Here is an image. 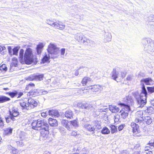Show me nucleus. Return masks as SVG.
Returning a JSON list of instances; mask_svg holds the SVG:
<instances>
[{
	"label": "nucleus",
	"mask_w": 154,
	"mask_h": 154,
	"mask_svg": "<svg viewBox=\"0 0 154 154\" xmlns=\"http://www.w3.org/2000/svg\"><path fill=\"white\" fill-rule=\"evenodd\" d=\"M131 126L132 128L133 132L134 133L137 134L140 132L139 126L137 124H136L135 123L132 122L131 123Z\"/></svg>",
	"instance_id": "18"
},
{
	"label": "nucleus",
	"mask_w": 154,
	"mask_h": 154,
	"mask_svg": "<svg viewBox=\"0 0 154 154\" xmlns=\"http://www.w3.org/2000/svg\"><path fill=\"white\" fill-rule=\"evenodd\" d=\"M101 133L103 134H108L110 133V131L107 128L104 127L102 130Z\"/></svg>",
	"instance_id": "30"
},
{
	"label": "nucleus",
	"mask_w": 154,
	"mask_h": 154,
	"mask_svg": "<svg viewBox=\"0 0 154 154\" xmlns=\"http://www.w3.org/2000/svg\"><path fill=\"white\" fill-rule=\"evenodd\" d=\"M147 95V93L145 88V85L143 84L141 97L137 101L138 107L142 108L146 104Z\"/></svg>",
	"instance_id": "4"
},
{
	"label": "nucleus",
	"mask_w": 154,
	"mask_h": 154,
	"mask_svg": "<svg viewBox=\"0 0 154 154\" xmlns=\"http://www.w3.org/2000/svg\"><path fill=\"white\" fill-rule=\"evenodd\" d=\"M6 122L8 123H9L11 122H14L15 120L10 115L8 117L5 118Z\"/></svg>",
	"instance_id": "32"
},
{
	"label": "nucleus",
	"mask_w": 154,
	"mask_h": 154,
	"mask_svg": "<svg viewBox=\"0 0 154 154\" xmlns=\"http://www.w3.org/2000/svg\"><path fill=\"white\" fill-rule=\"evenodd\" d=\"M19 104L20 106V109L23 112H26L27 110H29V106L28 102L24 101L23 100H20L19 102Z\"/></svg>",
	"instance_id": "11"
},
{
	"label": "nucleus",
	"mask_w": 154,
	"mask_h": 154,
	"mask_svg": "<svg viewBox=\"0 0 154 154\" xmlns=\"http://www.w3.org/2000/svg\"><path fill=\"white\" fill-rule=\"evenodd\" d=\"M68 123V121L66 120L63 119L61 121L62 125L65 127L68 130L70 131L72 128V127L70 126Z\"/></svg>",
	"instance_id": "21"
},
{
	"label": "nucleus",
	"mask_w": 154,
	"mask_h": 154,
	"mask_svg": "<svg viewBox=\"0 0 154 154\" xmlns=\"http://www.w3.org/2000/svg\"><path fill=\"white\" fill-rule=\"evenodd\" d=\"M19 49L18 47H15L13 49V55H17L18 50Z\"/></svg>",
	"instance_id": "37"
},
{
	"label": "nucleus",
	"mask_w": 154,
	"mask_h": 154,
	"mask_svg": "<svg viewBox=\"0 0 154 154\" xmlns=\"http://www.w3.org/2000/svg\"><path fill=\"white\" fill-rule=\"evenodd\" d=\"M0 69L3 70L4 71H6L7 70V68L6 67L5 64H3L0 67Z\"/></svg>",
	"instance_id": "48"
},
{
	"label": "nucleus",
	"mask_w": 154,
	"mask_h": 154,
	"mask_svg": "<svg viewBox=\"0 0 154 154\" xmlns=\"http://www.w3.org/2000/svg\"><path fill=\"white\" fill-rule=\"evenodd\" d=\"M92 80L89 77H85L84 78L82 81V83L83 86L85 85L87 83L91 82Z\"/></svg>",
	"instance_id": "24"
},
{
	"label": "nucleus",
	"mask_w": 154,
	"mask_h": 154,
	"mask_svg": "<svg viewBox=\"0 0 154 154\" xmlns=\"http://www.w3.org/2000/svg\"><path fill=\"white\" fill-rule=\"evenodd\" d=\"M148 145L147 146L145 147L144 148V150L145 151L149 150L150 148V147L148 145Z\"/></svg>",
	"instance_id": "60"
},
{
	"label": "nucleus",
	"mask_w": 154,
	"mask_h": 154,
	"mask_svg": "<svg viewBox=\"0 0 154 154\" xmlns=\"http://www.w3.org/2000/svg\"><path fill=\"white\" fill-rule=\"evenodd\" d=\"M48 125V124L45 123L43 120L40 119L33 120L32 123V128L36 130H42Z\"/></svg>",
	"instance_id": "5"
},
{
	"label": "nucleus",
	"mask_w": 154,
	"mask_h": 154,
	"mask_svg": "<svg viewBox=\"0 0 154 154\" xmlns=\"http://www.w3.org/2000/svg\"><path fill=\"white\" fill-rule=\"evenodd\" d=\"M77 135V131H73L72 132L71 135L72 136H76Z\"/></svg>",
	"instance_id": "59"
},
{
	"label": "nucleus",
	"mask_w": 154,
	"mask_h": 154,
	"mask_svg": "<svg viewBox=\"0 0 154 154\" xmlns=\"http://www.w3.org/2000/svg\"><path fill=\"white\" fill-rule=\"evenodd\" d=\"M70 124H71L73 127H77L78 126V122L76 120L70 121Z\"/></svg>",
	"instance_id": "35"
},
{
	"label": "nucleus",
	"mask_w": 154,
	"mask_h": 154,
	"mask_svg": "<svg viewBox=\"0 0 154 154\" xmlns=\"http://www.w3.org/2000/svg\"><path fill=\"white\" fill-rule=\"evenodd\" d=\"M60 131L62 134H64L66 133L65 129L63 128H60Z\"/></svg>",
	"instance_id": "51"
},
{
	"label": "nucleus",
	"mask_w": 154,
	"mask_h": 154,
	"mask_svg": "<svg viewBox=\"0 0 154 154\" xmlns=\"http://www.w3.org/2000/svg\"><path fill=\"white\" fill-rule=\"evenodd\" d=\"M49 126L46 127L45 128L42 129L41 132V135L42 137L44 138L45 139L47 137L48 135L49 134Z\"/></svg>",
	"instance_id": "17"
},
{
	"label": "nucleus",
	"mask_w": 154,
	"mask_h": 154,
	"mask_svg": "<svg viewBox=\"0 0 154 154\" xmlns=\"http://www.w3.org/2000/svg\"><path fill=\"white\" fill-rule=\"evenodd\" d=\"M147 88L148 92L151 93L154 92V86L152 87H148Z\"/></svg>",
	"instance_id": "42"
},
{
	"label": "nucleus",
	"mask_w": 154,
	"mask_h": 154,
	"mask_svg": "<svg viewBox=\"0 0 154 154\" xmlns=\"http://www.w3.org/2000/svg\"><path fill=\"white\" fill-rule=\"evenodd\" d=\"M24 60L25 63L27 64H31L33 61L32 51L31 48H29L26 50L24 55Z\"/></svg>",
	"instance_id": "7"
},
{
	"label": "nucleus",
	"mask_w": 154,
	"mask_h": 154,
	"mask_svg": "<svg viewBox=\"0 0 154 154\" xmlns=\"http://www.w3.org/2000/svg\"><path fill=\"white\" fill-rule=\"evenodd\" d=\"M48 112L49 115L52 116H54L55 117H58L59 116L58 111L56 110H49Z\"/></svg>",
	"instance_id": "22"
},
{
	"label": "nucleus",
	"mask_w": 154,
	"mask_h": 154,
	"mask_svg": "<svg viewBox=\"0 0 154 154\" xmlns=\"http://www.w3.org/2000/svg\"><path fill=\"white\" fill-rule=\"evenodd\" d=\"M23 50L22 49H21L20 50L19 52V58L20 59V60L23 59Z\"/></svg>",
	"instance_id": "40"
},
{
	"label": "nucleus",
	"mask_w": 154,
	"mask_h": 154,
	"mask_svg": "<svg viewBox=\"0 0 154 154\" xmlns=\"http://www.w3.org/2000/svg\"><path fill=\"white\" fill-rule=\"evenodd\" d=\"M126 109H127V110L125 111L122 109V110L120 111V112L121 113V116L122 117L125 119L127 118L128 115V112L129 110V106H127L126 107Z\"/></svg>",
	"instance_id": "19"
},
{
	"label": "nucleus",
	"mask_w": 154,
	"mask_h": 154,
	"mask_svg": "<svg viewBox=\"0 0 154 154\" xmlns=\"http://www.w3.org/2000/svg\"><path fill=\"white\" fill-rule=\"evenodd\" d=\"M84 128L89 131L91 132L92 134L94 133V131L100 129L101 128L100 125L97 121H94L91 124H86L84 125Z\"/></svg>",
	"instance_id": "6"
},
{
	"label": "nucleus",
	"mask_w": 154,
	"mask_h": 154,
	"mask_svg": "<svg viewBox=\"0 0 154 154\" xmlns=\"http://www.w3.org/2000/svg\"><path fill=\"white\" fill-rule=\"evenodd\" d=\"M18 152V150L16 149H13L12 151V153L13 154H17Z\"/></svg>",
	"instance_id": "53"
},
{
	"label": "nucleus",
	"mask_w": 154,
	"mask_h": 154,
	"mask_svg": "<svg viewBox=\"0 0 154 154\" xmlns=\"http://www.w3.org/2000/svg\"><path fill=\"white\" fill-rule=\"evenodd\" d=\"M43 74L35 75L30 76L29 78V80L30 81H40L43 79Z\"/></svg>",
	"instance_id": "12"
},
{
	"label": "nucleus",
	"mask_w": 154,
	"mask_h": 154,
	"mask_svg": "<svg viewBox=\"0 0 154 154\" xmlns=\"http://www.w3.org/2000/svg\"><path fill=\"white\" fill-rule=\"evenodd\" d=\"M34 85L33 83H30L27 85L26 87V90H28L29 87L31 86H34Z\"/></svg>",
	"instance_id": "58"
},
{
	"label": "nucleus",
	"mask_w": 154,
	"mask_h": 154,
	"mask_svg": "<svg viewBox=\"0 0 154 154\" xmlns=\"http://www.w3.org/2000/svg\"><path fill=\"white\" fill-rule=\"evenodd\" d=\"M85 89L86 90L91 89L93 92H99L102 91L103 88L102 86L99 85H96L85 87Z\"/></svg>",
	"instance_id": "9"
},
{
	"label": "nucleus",
	"mask_w": 154,
	"mask_h": 154,
	"mask_svg": "<svg viewBox=\"0 0 154 154\" xmlns=\"http://www.w3.org/2000/svg\"><path fill=\"white\" fill-rule=\"evenodd\" d=\"M8 50L9 54L11 56L13 55V52H12V48L11 46L8 47Z\"/></svg>",
	"instance_id": "49"
},
{
	"label": "nucleus",
	"mask_w": 154,
	"mask_h": 154,
	"mask_svg": "<svg viewBox=\"0 0 154 154\" xmlns=\"http://www.w3.org/2000/svg\"><path fill=\"white\" fill-rule=\"evenodd\" d=\"M143 112L141 111H137L136 112V117L135 120V122L140 124L143 123V121H144L147 125H149L151 124L152 121L150 117L146 116L143 119Z\"/></svg>",
	"instance_id": "2"
},
{
	"label": "nucleus",
	"mask_w": 154,
	"mask_h": 154,
	"mask_svg": "<svg viewBox=\"0 0 154 154\" xmlns=\"http://www.w3.org/2000/svg\"><path fill=\"white\" fill-rule=\"evenodd\" d=\"M126 75V72H121V75H120V77L122 79L125 77Z\"/></svg>",
	"instance_id": "50"
},
{
	"label": "nucleus",
	"mask_w": 154,
	"mask_h": 154,
	"mask_svg": "<svg viewBox=\"0 0 154 154\" xmlns=\"http://www.w3.org/2000/svg\"><path fill=\"white\" fill-rule=\"evenodd\" d=\"M83 35L82 33L81 32L77 33L75 35L74 38L76 41L79 42L82 41V40L83 39V42L84 43L85 42H87V43L89 42V40L87 39H85L84 37L83 38Z\"/></svg>",
	"instance_id": "10"
},
{
	"label": "nucleus",
	"mask_w": 154,
	"mask_h": 154,
	"mask_svg": "<svg viewBox=\"0 0 154 154\" xmlns=\"http://www.w3.org/2000/svg\"><path fill=\"white\" fill-rule=\"evenodd\" d=\"M146 154H152V152L151 151H149L146 152Z\"/></svg>",
	"instance_id": "64"
},
{
	"label": "nucleus",
	"mask_w": 154,
	"mask_h": 154,
	"mask_svg": "<svg viewBox=\"0 0 154 154\" xmlns=\"http://www.w3.org/2000/svg\"><path fill=\"white\" fill-rule=\"evenodd\" d=\"M11 65L15 67L17 66V60L16 58H13Z\"/></svg>",
	"instance_id": "38"
},
{
	"label": "nucleus",
	"mask_w": 154,
	"mask_h": 154,
	"mask_svg": "<svg viewBox=\"0 0 154 154\" xmlns=\"http://www.w3.org/2000/svg\"><path fill=\"white\" fill-rule=\"evenodd\" d=\"M6 49V48L4 46H0V52H2L3 51Z\"/></svg>",
	"instance_id": "56"
},
{
	"label": "nucleus",
	"mask_w": 154,
	"mask_h": 154,
	"mask_svg": "<svg viewBox=\"0 0 154 154\" xmlns=\"http://www.w3.org/2000/svg\"><path fill=\"white\" fill-rule=\"evenodd\" d=\"M145 51L154 56V41L149 38H143L141 41Z\"/></svg>",
	"instance_id": "1"
},
{
	"label": "nucleus",
	"mask_w": 154,
	"mask_h": 154,
	"mask_svg": "<svg viewBox=\"0 0 154 154\" xmlns=\"http://www.w3.org/2000/svg\"><path fill=\"white\" fill-rule=\"evenodd\" d=\"M141 93H140V94H139L137 92H135L133 94V96L136 99L137 101L138 99H140V97H141Z\"/></svg>",
	"instance_id": "33"
},
{
	"label": "nucleus",
	"mask_w": 154,
	"mask_h": 154,
	"mask_svg": "<svg viewBox=\"0 0 154 154\" xmlns=\"http://www.w3.org/2000/svg\"><path fill=\"white\" fill-rule=\"evenodd\" d=\"M111 75L112 79L116 81V79L120 77L119 73L118 71V69L116 68L113 69L111 72Z\"/></svg>",
	"instance_id": "15"
},
{
	"label": "nucleus",
	"mask_w": 154,
	"mask_h": 154,
	"mask_svg": "<svg viewBox=\"0 0 154 154\" xmlns=\"http://www.w3.org/2000/svg\"><path fill=\"white\" fill-rule=\"evenodd\" d=\"M10 115L15 120H17V117L19 115V113L17 110L12 109L9 111Z\"/></svg>",
	"instance_id": "14"
},
{
	"label": "nucleus",
	"mask_w": 154,
	"mask_h": 154,
	"mask_svg": "<svg viewBox=\"0 0 154 154\" xmlns=\"http://www.w3.org/2000/svg\"><path fill=\"white\" fill-rule=\"evenodd\" d=\"M77 106L80 108L85 109V103L83 104L81 103H79L77 104Z\"/></svg>",
	"instance_id": "43"
},
{
	"label": "nucleus",
	"mask_w": 154,
	"mask_h": 154,
	"mask_svg": "<svg viewBox=\"0 0 154 154\" xmlns=\"http://www.w3.org/2000/svg\"><path fill=\"white\" fill-rule=\"evenodd\" d=\"M64 115L65 117L68 119H72L74 115V114L72 113V111L70 110L66 111Z\"/></svg>",
	"instance_id": "20"
},
{
	"label": "nucleus",
	"mask_w": 154,
	"mask_h": 154,
	"mask_svg": "<svg viewBox=\"0 0 154 154\" xmlns=\"http://www.w3.org/2000/svg\"><path fill=\"white\" fill-rule=\"evenodd\" d=\"M46 23L52 26L61 30L64 29L65 27V25L61 21H59L54 22L52 20L48 19L47 20Z\"/></svg>",
	"instance_id": "8"
},
{
	"label": "nucleus",
	"mask_w": 154,
	"mask_h": 154,
	"mask_svg": "<svg viewBox=\"0 0 154 154\" xmlns=\"http://www.w3.org/2000/svg\"><path fill=\"white\" fill-rule=\"evenodd\" d=\"M51 55L50 54H46L42 60V62L44 63L47 62L49 60L50 58H51Z\"/></svg>",
	"instance_id": "29"
},
{
	"label": "nucleus",
	"mask_w": 154,
	"mask_h": 154,
	"mask_svg": "<svg viewBox=\"0 0 154 154\" xmlns=\"http://www.w3.org/2000/svg\"><path fill=\"white\" fill-rule=\"evenodd\" d=\"M107 108H103V109L98 108L97 109V110L100 112H106L107 111Z\"/></svg>",
	"instance_id": "47"
},
{
	"label": "nucleus",
	"mask_w": 154,
	"mask_h": 154,
	"mask_svg": "<svg viewBox=\"0 0 154 154\" xmlns=\"http://www.w3.org/2000/svg\"><path fill=\"white\" fill-rule=\"evenodd\" d=\"M10 99L4 96H0V103H3L9 101Z\"/></svg>",
	"instance_id": "28"
},
{
	"label": "nucleus",
	"mask_w": 154,
	"mask_h": 154,
	"mask_svg": "<svg viewBox=\"0 0 154 154\" xmlns=\"http://www.w3.org/2000/svg\"><path fill=\"white\" fill-rule=\"evenodd\" d=\"M106 40L108 42L110 41L111 40L112 36L110 33H108L107 35Z\"/></svg>",
	"instance_id": "45"
},
{
	"label": "nucleus",
	"mask_w": 154,
	"mask_h": 154,
	"mask_svg": "<svg viewBox=\"0 0 154 154\" xmlns=\"http://www.w3.org/2000/svg\"><path fill=\"white\" fill-rule=\"evenodd\" d=\"M65 52V49L63 48L61 49V54L62 57H64V55Z\"/></svg>",
	"instance_id": "46"
},
{
	"label": "nucleus",
	"mask_w": 154,
	"mask_h": 154,
	"mask_svg": "<svg viewBox=\"0 0 154 154\" xmlns=\"http://www.w3.org/2000/svg\"><path fill=\"white\" fill-rule=\"evenodd\" d=\"M4 126V123L2 119L0 118V128Z\"/></svg>",
	"instance_id": "57"
},
{
	"label": "nucleus",
	"mask_w": 154,
	"mask_h": 154,
	"mask_svg": "<svg viewBox=\"0 0 154 154\" xmlns=\"http://www.w3.org/2000/svg\"><path fill=\"white\" fill-rule=\"evenodd\" d=\"M147 145H148L154 147V140L153 141V142L151 141V142H149V144H147Z\"/></svg>",
	"instance_id": "55"
},
{
	"label": "nucleus",
	"mask_w": 154,
	"mask_h": 154,
	"mask_svg": "<svg viewBox=\"0 0 154 154\" xmlns=\"http://www.w3.org/2000/svg\"><path fill=\"white\" fill-rule=\"evenodd\" d=\"M140 82L142 85V88L143 87V84L144 85V83L146 85H152L153 84L152 83V80L150 78H146L142 79Z\"/></svg>",
	"instance_id": "13"
},
{
	"label": "nucleus",
	"mask_w": 154,
	"mask_h": 154,
	"mask_svg": "<svg viewBox=\"0 0 154 154\" xmlns=\"http://www.w3.org/2000/svg\"><path fill=\"white\" fill-rule=\"evenodd\" d=\"M49 123L51 126H57L58 125L57 122L56 120L50 118L49 119Z\"/></svg>",
	"instance_id": "23"
},
{
	"label": "nucleus",
	"mask_w": 154,
	"mask_h": 154,
	"mask_svg": "<svg viewBox=\"0 0 154 154\" xmlns=\"http://www.w3.org/2000/svg\"><path fill=\"white\" fill-rule=\"evenodd\" d=\"M41 116L45 118L47 116L45 112H42L41 113Z\"/></svg>",
	"instance_id": "61"
},
{
	"label": "nucleus",
	"mask_w": 154,
	"mask_h": 154,
	"mask_svg": "<svg viewBox=\"0 0 154 154\" xmlns=\"http://www.w3.org/2000/svg\"><path fill=\"white\" fill-rule=\"evenodd\" d=\"M109 109L112 112H117L119 110V107L115 106L109 105Z\"/></svg>",
	"instance_id": "25"
},
{
	"label": "nucleus",
	"mask_w": 154,
	"mask_h": 154,
	"mask_svg": "<svg viewBox=\"0 0 154 154\" xmlns=\"http://www.w3.org/2000/svg\"><path fill=\"white\" fill-rule=\"evenodd\" d=\"M110 127L111 128V132L112 134H113L117 131V129L115 125H111Z\"/></svg>",
	"instance_id": "36"
},
{
	"label": "nucleus",
	"mask_w": 154,
	"mask_h": 154,
	"mask_svg": "<svg viewBox=\"0 0 154 154\" xmlns=\"http://www.w3.org/2000/svg\"><path fill=\"white\" fill-rule=\"evenodd\" d=\"M12 129L10 128H7L5 130L4 133L6 134H11L12 133Z\"/></svg>",
	"instance_id": "39"
},
{
	"label": "nucleus",
	"mask_w": 154,
	"mask_h": 154,
	"mask_svg": "<svg viewBox=\"0 0 154 154\" xmlns=\"http://www.w3.org/2000/svg\"><path fill=\"white\" fill-rule=\"evenodd\" d=\"M38 94V92L37 90L36 89H34L30 91L27 94L28 97H30L32 95H37Z\"/></svg>",
	"instance_id": "27"
},
{
	"label": "nucleus",
	"mask_w": 154,
	"mask_h": 154,
	"mask_svg": "<svg viewBox=\"0 0 154 154\" xmlns=\"http://www.w3.org/2000/svg\"><path fill=\"white\" fill-rule=\"evenodd\" d=\"M146 111L149 114H152L154 112V109L152 106H149L147 107Z\"/></svg>",
	"instance_id": "31"
},
{
	"label": "nucleus",
	"mask_w": 154,
	"mask_h": 154,
	"mask_svg": "<svg viewBox=\"0 0 154 154\" xmlns=\"http://www.w3.org/2000/svg\"><path fill=\"white\" fill-rule=\"evenodd\" d=\"M125 126V125L124 124H122L120 125L118 127L119 130V131H121L123 129Z\"/></svg>",
	"instance_id": "52"
},
{
	"label": "nucleus",
	"mask_w": 154,
	"mask_h": 154,
	"mask_svg": "<svg viewBox=\"0 0 154 154\" xmlns=\"http://www.w3.org/2000/svg\"><path fill=\"white\" fill-rule=\"evenodd\" d=\"M23 95V93L22 92H20L18 94V98H19L21 97Z\"/></svg>",
	"instance_id": "63"
},
{
	"label": "nucleus",
	"mask_w": 154,
	"mask_h": 154,
	"mask_svg": "<svg viewBox=\"0 0 154 154\" xmlns=\"http://www.w3.org/2000/svg\"><path fill=\"white\" fill-rule=\"evenodd\" d=\"M115 116V119H114V121H115V122H116L117 121H118L119 120V118H117V116Z\"/></svg>",
	"instance_id": "62"
},
{
	"label": "nucleus",
	"mask_w": 154,
	"mask_h": 154,
	"mask_svg": "<svg viewBox=\"0 0 154 154\" xmlns=\"http://www.w3.org/2000/svg\"><path fill=\"white\" fill-rule=\"evenodd\" d=\"M47 50L49 54L51 55V58L54 59L58 57L59 55V48L55 44L50 43Z\"/></svg>",
	"instance_id": "3"
},
{
	"label": "nucleus",
	"mask_w": 154,
	"mask_h": 154,
	"mask_svg": "<svg viewBox=\"0 0 154 154\" xmlns=\"http://www.w3.org/2000/svg\"><path fill=\"white\" fill-rule=\"evenodd\" d=\"M147 20L149 22H154V17L152 16H150L148 17Z\"/></svg>",
	"instance_id": "44"
},
{
	"label": "nucleus",
	"mask_w": 154,
	"mask_h": 154,
	"mask_svg": "<svg viewBox=\"0 0 154 154\" xmlns=\"http://www.w3.org/2000/svg\"><path fill=\"white\" fill-rule=\"evenodd\" d=\"M44 47L43 44L42 43H41L37 45L36 47V51L37 54H40L42 51V49Z\"/></svg>",
	"instance_id": "26"
},
{
	"label": "nucleus",
	"mask_w": 154,
	"mask_h": 154,
	"mask_svg": "<svg viewBox=\"0 0 154 154\" xmlns=\"http://www.w3.org/2000/svg\"><path fill=\"white\" fill-rule=\"evenodd\" d=\"M28 105L29 106V109L36 106L37 105V102L31 98L29 99L28 101Z\"/></svg>",
	"instance_id": "16"
},
{
	"label": "nucleus",
	"mask_w": 154,
	"mask_h": 154,
	"mask_svg": "<svg viewBox=\"0 0 154 154\" xmlns=\"http://www.w3.org/2000/svg\"><path fill=\"white\" fill-rule=\"evenodd\" d=\"M85 109H90L92 110L93 109V108L91 104H88V103H85Z\"/></svg>",
	"instance_id": "34"
},
{
	"label": "nucleus",
	"mask_w": 154,
	"mask_h": 154,
	"mask_svg": "<svg viewBox=\"0 0 154 154\" xmlns=\"http://www.w3.org/2000/svg\"><path fill=\"white\" fill-rule=\"evenodd\" d=\"M9 94V96H10L11 97L13 98L17 95L18 93L17 91H15L14 92H10Z\"/></svg>",
	"instance_id": "41"
},
{
	"label": "nucleus",
	"mask_w": 154,
	"mask_h": 154,
	"mask_svg": "<svg viewBox=\"0 0 154 154\" xmlns=\"http://www.w3.org/2000/svg\"><path fill=\"white\" fill-rule=\"evenodd\" d=\"M133 77V75H129L128 76L127 78V80L130 81L131 80Z\"/></svg>",
	"instance_id": "54"
}]
</instances>
